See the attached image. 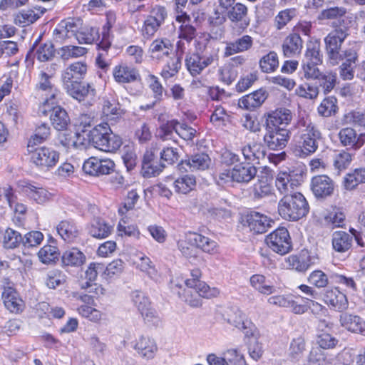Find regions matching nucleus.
Returning a JSON list of instances; mask_svg holds the SVG:
<instances>
[{
    "mask_svg": "<svg viewBox=\"0 0 365 365\" xmlns=\"http://www.w3.org/2000/svg\"><path fill=\"white\" fill-rule=\"evenodd\" d=\"M292 130L294 133L291 150L296 157L304 158L316 152L322 133L315 124L302 117L298 119Z\"/></svg>",
    "mask_w": 365,
    "mask_h": 365,
    "instance_id": "nucleus-1",
    "label": "nucleus"
},
{
    "mask_svg": "<svg viewBox=\"0 0 365 365\" xmlns=\"http://www.w3.org/2000/svg\"><path fill=\"white\" fill-rule=\"evenodd\" d=\"M88 139L94 148L106 153H115L123 143L121 138L112 131L107 123H100L92 128Z\"/></svg>",
    "mask_w": 365,
    "mask_h": 365,
    "instance_id": "nucleus-2",
    "label": "nucleus"
},
{
    "mask_svg": "<svg viewBox=\"0 0 365 365\" xmlns=\"http://www.w3.org/2000/svg\"><path fill=\"white\" fill-rule=\"evenodd\" d=\"M309 210V204L301 192L283 196L278 203L279 215L289 221L294 222L303 218Z\"/></svg>",
    "mask_w": 365,
    "mask_h": 365,
    "instance_id": "nucleus-3",
    "label": "nucleus"
},
{
    "mask_svg": "<svg viewBox=\"0 0 365 365\" xmlns=\"http://www.w3.org/2000/svg\"><path fill=\"white\" fill-rule=\"evenodd\" d=\"M257 168L250 162L239 163L232 169L220 170L215 176V180L219 185H225L233 182L237 183H248L257 175Z\"/></svg>",
    "mask_w": 365,
    "mask_h": 365,
    "instance_id": "nucleus-4",
    "label": "nucleus"
},
{
    "mask_svg": "<svg viewBox=\"0 0 365 365\" xmlns=\"http://www.w3.org/2000/svg\"><path fill=\"white\" fill-rule=\"evenodd\" d=\"M218 58L217 50L205 46L203 48H197L195 52L186 56L185 66L192 76H196L205 68L217 63Z\"/></svg>",
    "mask_w": 365,
    "mask_h": 365,
    "instance_id": "nucleus-5",
    "label": "nucleus"
},
{
    "mask_svg": "<svg viewBox=\"0 0 365 365\" xmlns=\"http://www.w3.org/2000/svg\"><path fill=\"white\" fill-rule=\"evenodd\" d=\"M349 35V27H343L333 29L324 38L325 51L330 65L336 66L342 61V44Z\"/></svg>",
    "mask_w": 365,
    "mask_h": 365,
    "instance_id": "nucleus-6",
    "label": "nucleus"
},
{
    "mask_svg": "<svg viewBox=\"0 0 365 365\" xmlns=\"http://www.w3.org/2000/svg\"><path fill=\"white\" fill-rule=\"evenodd\" d=\"M304 174L305 170L302 166L280 171L276 177L275 186L284 196L297 192L294 189L303 182Z\"/></svg>",
    "mask_w": 365,
    "mask_h": 365,
    "instance_id": "nucleus-7",
    "label": "nucleus"
},
{
    "mask_svg": "<svg viewBox=\"0 0 365 365\" xmlns=\"http://www.w3.org/2000/svg\"><path fill=\"white\" fill-rule=\"evenodd\" d=\"M57 100L43 101L39 107V113L45 116L49 115L53 128L58 130H63L67 128L70 118L66 110L57 105Z\"/></svg>",
    "mask_w": 365,
    "mask_h": 365,
    "instance_id": "nucleus-8",
    "label": "nucleus"
},
{
    "mask_svg": "<svg viewBox=\"0 0 365 365\" xmlns=\"http://www.w3.org/2000/svg\"><path fill=\"white\" fill-rule=\"evenodd\" d=\"M31 153V161L41 171H48L59 160V153L52 148H28Z\"/></svg>",
    "mask_w": 365,
    "mask_h": 365,
    "instance_id": "nucleus-9",
    "label": "nucleus"
},
{
    "mask_svg": "<svg viewBox=\"0 0 365 365\" xmlns=\"http://www.w3.org/2000/svg\"><path fill=\"white\" fill-rule=\"evenodd\" d=\"M360 49L359 44L354 41L344 49L342 63L339 66V74L344 81L352 80L354 77V68L358 61V52Z\"/></svg>",
    "mask_w": 365,
    "mask_h": 365,
    "instance_id": "nucleus-10",
    "label": "nucleus"
},
{
    "mask_svg": "<svg viewBox=\"0 0 365 365\" xmlns=\"http://www.w3.org/2000/svg\"><path fill=\"white\" fill-rule=\"evenodd\" d=\"M265 242L274 252L284 255L292 249L289 233L287 228L279 227L266 237Z\"/></svg>",
    "mask_w": 365,
    "mask_h": 365,
    "instance_id": "nucleus-11",
    "label": "nucleus"
},
{
    "mask_svg": "<svg viewBox=\"0 0 365 365\" xmlns=\"http://www.w3.org/2000/svg\"><path fill=\"white\" fill-rule=\"evenodd\" d=\"M167 11L164 6H155L150 11L145 18L141 29V33L144 38H150L157 32L163 24L166 17Z\"/></svg>",
    "mask_w": 365,
    "mask_h": 365,
    "instance_id": "nucleus-12",
    "label": "nucleus"
},
{
    "mask_svg": "<svg viewBox=\"0 0 365 365\" xmlns=\"http://www.w3.org/2000/svg\"><path fill=\"white\" fill-rule=\"evenodd\" d=\"M67 94L78 102L86 99H93L96 96V90L91 83L76 81L63 84Z\"/></svg>",
    "mask_w": 365,
    "mask_h": 365,
    "instance_id": "nucleus-13",
    "label": "nucleus"
},
{
    "mask_svg": "<svg viewBox=\"0 0 365 365\" xmlns=\"http://www.w3.org/2000/svg\"><path fill=\"white\" fill-rule=\"evenodd\" d=\"M202 273L199 269H193L191 270V278L185 280V284L188 288L195 289L200 296L203 298L215 297L219 294L218 289L210 287L205 282L200 281Z\"/></svg>",
    "mask_w": 365,
    "mask_h": 365,
    "instance_id": "nucleus-14",
    "label": "nucleus"
},
{
    "mask_svg": "<svg viewBox=\"0 0 365 365\" xmlns=\"http://www.w3.org/2000/svg\"><path fill=\"white\" fill-rule=\"evenodd\" d=\"M311 190L317 199H325L331 196L335 185L332 179L326 175L314 176L310 184Z\"/></svg>",
    "mask_w": 365,
    "mask_h": 365,
    "instance_id": "nucleus-15",
    "label": "nucleus"
},
{
    "mask_svg": "<svg viewBox=\"0 0 365 365\" xmlns=\"http://www.w3.org/2000/svg\"><path fill=\"white\" fill-rule=\"evenodd\" d=\"M114 165L113 161L110 159H100L96 157H91L84 162L83 170L87 174L98 176L110 174L113 170Z\"/></svg>",
    "mask_w": 365,
    "mask_h": 365,
    "instance_id": "nucleus-16",
    "label": "nucleus"
},
{
    "mask_svg": "<svg viewBox=\"0 0 365 365\" xmlns=\"http://www.w3.org/2000/svg\"><path fill=\"white\" fill-rule=\"evenodd\" d=\"M266 133L264 135V141L271 150H282L286 147L289 139L291 131L287 129H274L265 128Z\"/></svg>",
    "mask_w": 365,
    "mask_h": 365,
    "instance_id": "nucleus-17",
    "label": "nucleus"
},
{
    "mask_svg": "<svg viewBox=\"0 0 365 365\" xmlns=\"http://www.w3.org/2000/svg\"><path fill=\"white\" fill-rule=\"evenodd\" d=\"M323 299L331 309L338 312H344L349 307L346 294L337 288L327 289L324 294Z\"/></svg>",
    "mask_w": 365,
    "mask_h": 365,
    "instance_id": "nucleus-18",
    "label": "nucleus"
},
{
    "mask_svg": "<svg viewBox=\"0 0 365 365\" xmlns=\"http://www.w3.org/2000/svg\"><path fill=\"white\" fill-rule=\"evenodd\" d=\"M227 11V19L235 23L240 29L245 30L250 24L247 7L242 3L233 4Z\"/></svg>",
    "mask_w": 365,
    "mask_h": 365,
    "instance_id": "nucleus-19",
    "label": "nucleus"
},
{
    "mask_svg": "<svg viewBox=\"0 0 365 365\" xmlns=\"http://www.w3.org/2000/svg\"><path fill=\"white\" fill-rule=\"evenodd\" d=\"M116 27V15L115 12L109 11L106 14V23L102 28V38L97 44L99 49L107 51L113 38V29Z\"/></svg>",
    "mask_w": 365,
    "mask_h": 365,
    "instance_id": "nucleus-20",
    "label": "nucleus"
},
{
    "mask_svg": "<svg viewBox=\"0 0 365 365\" xmlns=\"http://www.w3.org/2000/svg\"><path fill=\"white\" fill-rule=\"evenodd\" d=\"M132 301L145 321L151 322L155 317V312L151 307L148 297L140 291L135 290L131 294Z\"/></svg>",
    "mask_w": 365,
    "mask_h": 365,
    "instance_id": "nucleus-21",
    "label": "nucleus"
},
{
    "mask_svg": "<svg viewBox=\"0 0 365 365\" xmlns=\"http://www.w3.org/2000/svg\"><path fill=\"white\" fill-rule=\"evenodd\" d=\"M88 66L83 61H77L70 64L61 73L63 84L83 80L87 73Z\"/></svg>",
    "mask_w": 365,
    "mask_h": 365,
    "instance_id": "nucleus-22",
    "label": "nucleus"
},
{
    "mask_svg": "<svg viewBox=\"0 0 365 365\" xmlns=\"http://www.w3.org/2000/svg\"><path fill=\"white\" fill-rule=\"evenodd\" d=\"M291 111L287 108H279L272 111L266 115L265 128L283 129L280 125H287L292 120Z\"/></svg>",
    "mask_w": 365,
    "mask_h": 365,
    "instance_id": "nucleus-23",
    "label": "nucleus"
},
{
    "mask_svg": "<svg viewBox=\"0 0 365 365\" xmlns=\"http://www.w3.org/2000/svg\"><path fill=\"white\" fill-rule=\"evenodd\" d=\"M246 221L250 231L255 234L266 232L273 222L267 215L257 212L248 214Z\"/></svg>",
    "mask_w": 365,
    "mask_h": 365,
    "instance_id": "nucleus-24",
    "label": "nucleus"
},
{
    "mask_svg": "<svg viewBox=\"0 0 365 365\" xmlns=\"http://www.w3.org/2000/svg\"><path fill=\"white\" fill-rule=\"evenodd\" d=\"M346 9L344 7H330L324 9L320 14L322 19L332 20L331 27L334 29L343 27H349L346 24Z\"/></svg>",
    "mask_w": 365,
    "mask_h": 365,
    "instance_id": "nucleus-25",
    "label": "nucleus"
},
{
    "mask_svg": "<svg viewBox=\"0 0 365 365\" xmlns=\"http://www.w3.org/2000/svg\"><path fill=\"white\" fill-rule=\"evenodd\" d=\"M339 322L347 331L365 336V320L361 317L344 312L340 315Z\"/></svg>",
    "mask_w": 365,
    "mask_h": 365,
    "instance_id": "nucleus-26",
    "label": "nucleus"
},
{
    "mask_svg": "<svg viewBox=\"0 0 365 365\" xmlns=\"http://www.w3.org/2000/svg\"><path fill=\"white\" fill-rule=\"evenodd\" d=\"M1 298L5 307L12 313H19L24 310V302L19 293L12 287L4 288Z\"/></svg>",
    "mask_w": 365,
    "mask_h": 365,
    "instance_id": "nucleus-27",
    "label": "nucleus"
},
{
    "mask_svg": "<svg viewBox=\"0 0 365 365\" xmlns=\"http://www.w3.org/2000/svg\"><path fill=\"white\" fill-rule=\"evenodd\" d=\"M339 138L343 146L349 147L355 150L365 143V133L358 136L355 130L351 128H342L339 133Z\"/></svg>",
    "mask_w": 365,
    "mask_h": 365,
    "instance_id": "nucleus-28",
    "label": "nucleus"
},
{
    "mask_svg": "<svg viewBox=\"0 0 365 365\" xmlns=\"http://www.w3.org/2000/svg\"><path fill=\"white\" fill-rule=\"evenodd\" d=\"M267 98V92L263 89H259L240 98L238 106L241 108L253 110L260 107Z\"/></svg>",
    "mask_w": 365,
    "mask_h": 365,
    "instance_id": "nucleus-29",
    "label": "nucleus"
},
{
    "mask_svg": "<svg viewBox=\"0 0 365 365\" xmlns=\"http://www.w3.org/2000/svg\"><path fill=\"white\" fill-rule=\"evenodd\" d=\"M210 158L205 153H197L191 157L188 160H182L178 165V169L182 172L187 171L185 167H189L191 171L193 170H205L209 168Z\"/></svg>",
    "mask_w": 365,
    "mask_h": 365,
    "instance_id": "nucleus-30",
    "label": "nucleus"
},
{
    "mask_svg": "<svg viewBox=\"0 0 365 365\" xmlns=\"http://www.w3.org/2000/svg\"><path fill=\"white\" fill-rule=\"evenodd\" d=\"M113 76L118 83H130L140 78L138 71L126 64L115 66L113 69Z\"/></svg>",
    "mask_w": 365,
    "mask_h": 365,
    "instance_id": "nucleus-31",
    "label": "nucleus"
},
{
    "mask_svg": "<svg viewBox=\"0 0 365 365\" xmlns=\"http://www.w3.org/2000/svg\"><path fill=\"white\" fill-rule=\"evenodd\" d=\"M227 322L242 330L246 336L254 335V324L246 319L245 314L240 309H236L229 316Z\"/></svg>",
    "mask_w": 365,
    "mask_h": 365,
    "instance_id": "nucleus-32",
    "label": "nucleus"
},
{
    "mask_svg": "<svg viewBox=\"0 0 365 365\" xmlns=\"http://www.w3.org/2000/svg\"><path fill=\"white\" fill-rule=\"evenodd\" d=\"M303 48V40L299 34L288 35L282 43L283 54L287 58H292L299 54Z\"/></svg>",
    "mask_w": 365,
    "mask_h": 365,
    "instance_id": "nucleus-33",
    "label": "nucleus"
},
{
    "mask_svg": "<svg viewBox=\"0 0 365 365\" xmlns=\"http://www.w3.org/2000/svg\"><path fill=\"white\" fill-rule=\"evenodd\" d=\"M173 45L171 41L167 38H156L149 47V51L153 58L160 59L164 56H168L172 53Z\"/></svg>",
    "mask_w": 365,
    "mask_h": 365,
    "instance_id": "nucleus-34",
    "label": "nucleus"
},
{
    "mask_svg": "<svg viewBox=\"0 0 365 365\" xmlns=\"http://www.w3.org/2000/svg\"><path fill=\"white\" fill-rule=\"evenodd\" d=\"M23 187L26 195L38 204H43L51 198V193L37 183L26 182Z\"/></svg>",
    "mask_w": 365,
    "mask_h": 365,
    "instance_id": "nucleus-35",
    "label": "nucleus"
},
{
    "mask_svg": "<svg viewBox=\"0 0 365 365\" xmlns=\"http://www.w3.org/2000/svg\"><path fill=\"white\" fill-rule=\"evenodd\" d=\"M86 259L84 253L76 247L66 250L61 256L63 267H79L85 263Z\"/></svg>",
    "mask_w": 365,
    "mask_h": 365,
    "instance_id": "nucleus-36",
    "label": "nucleus"
},
{
    "mask_svg": "<svg viewBox=\"0 0 365 365\" xmlns=\"http://www.w3.org/2000/svg\"><path fill=\"white\" fill-rule=\"evenodd\" d=\"M134 348L142 357L147 359H153L158 349L155 341L145 336H140Z\"/></svg>",
    "mask_w": 365,
    "mask_h": 365,
    "instance_id": "nucleus-37",
    "label": "nucleus"
},
{
    "mask_svg": "<svg viewBox=\"0 0 365 365\" xmlns=\"http://www.w3.org/2000/svg\"><path fill=\"white\" fill-rule=\"evenodd\" d=\"M176 21L182 23L179 29V38L185 39L186 43L190 45L196 36L195 28L190 24V17L185 13H182L176 16Z\"/></svg>",
    "mask_w": 365,
    "mask_h": 365,
    "instance_id": "nucleus-38",
    "label": "nucleus"
},
{
    "mask_svg": "<svg viewBox=\"0 0 365 365\" xmlns=\"http://www.w3.org/2000/svg\"><path fill=\"white\" fill-rule=\"evenodd\" d=\"M189 240L194 242L196 247L200 249L204 252L212 255L217 252V243L207 237L198 233H191L189 235Z\"/></svg>",
    "mask_w": 365,
    "mask_h": 365,
    "instance_id": "nucleus-39",
    "label": "nucleus"
},
{
    "mask_svg": "<svg viewBox=\"0 0 365 365\" xmlns=\"http://www.w3.org/2000/svg\"><path fill=\"white\" fill-rule=\"evenodd\" d=\"M51 77V76L47 74L44 71H41L39 73V81L37 86L38 89L43 91L48 92L44 101H47L48 100L52 101L53 100H58L61 98V92L59 90L52 86L50 81Z\"/></svg>",
    "mask_w": 365,
    "mask_h": 365,
    "instance_id": "nucleus-40",
    "label": "nucleus"
},
{
    "mask_svg": "<svg viewBox=\"0 0 365 365\" xmlns=\"http://www.w3.org/2000/svg\"><path fill=\"white\" fill-rule=\"evenodd\" d=\"M352 240V236L346 232H334L332 235V247L337 252H346L351 247Z\"/></svg>",
    "mask_w": 365,
    "mask_h": 365,
    "instance_id": "nucleus-41",
    "label": "nucleus"
},
{
    "mask_svg": "<svg viewBox=\"0 0 365 365\" xmlns=\"http://www.w3.org/2000/svg\"><path fill=\"white\" fill-rule=\"evenodd\" d=\"M226 358L217 356L214 354H210L207 357L209 365H229L227 360L232 362L234 360L240 364H245L243 356L238 352L237 349H229L225 353Z\"/></svg>",
    "mask_w": 365,
    "mask_h": 365,
    "instance_id": "nucleus-42",
    "label": "nucleus"
},
{
    "mask_svg": "<svg viewBox=\"0 0 365 365\" xmlns=\"http://www.w3.org/2000/svg\"><path fill=\"white\" fill-rule=\"evenodd\" d=\"M253 44V39L249 35H244L233 42L228 43L225 48V56H230L237 53L249 50Z\"/></svg>",
    "mask_w": 365,
    "mask_h": 365,
    "instance_id": "nucleus-43",
    "label": "nucleus"
},
{
    "mask_svg": "<svg viewBox=\"0 0 365 365\" xmlns=\"http://www.w3.org/2000/svg\"><path fill=\"white\" fill-rule=\"evenodd\" d=\"M136 268L143 272L148 277L154 281H158L160 274L155 264L151 259L145 255L140 254L138 260L135 262Z\"/></svg>",
    "mask_w": 365,
    "mask_h": 365,
    "instance_id": "nucleus-44",
    "label": "nucleus"
},
{
    "mask_svg": "<svg viewBox=\"0 0 365 365\" xmlns=\"http://www.w3.org/2000/svg\"><path fill=\"white\" fill-rule=\"evenodd\" d=\"M56 230L61 237L66 242H72L78 235V230L71 220L61 221L56 226Z\"/></svg>",
    "mask_w": 365,
    "mask_h": 365,
    "instance_id": "nucleus-45",
    "label": "nucleus"
},
{
    "mask_svg": "<svg viewBox=\"0 0 365 365\" xmlns=\"http://www.w3.org/2000/svg\"><path fill=\"white\" fill-rule=\"evenodd\" d=\"M323 55L320 42L317 40L310 41L307 43V49L303 62L322 63Z\"/></svg>",
    "mask_w": 365,
    "mask_h": 365,
    "instance_id": "nucleus-46",
    "label": "nucleus"
},
{
    "mask_svg": "<svg viewBox=\"0 0 365 365\" xmlns=\"http://www.w3.org/2000/svg\"><path fill=\"white\" fill-rule=\"evenodd\" d=\"M196 185L195 178L192 175H183L176 178L173 182L175 192L187 194L194 189Z\"/></svg>",
    "mask_w": 365,
    "mask_h": 365,
    "instance_id": "nucleus-47",
    "label": "nucleus"
},
{
    "mask_svg": "<svg viewBox=\"0 0 365 365\" xmlns=\"http://www.w3.org/2000/svg\"><path fill=\"white\" fill-rule=\"evenodd\" d=\"M365 182V168H356L347 173L344 178L343 184L347 190L354 189L358 185Z\"/></svg>",
    "mask_w": 365,
    "mask_h": 365,
    "instance_id": "nucleus-48",
    "label": "nucleus"
},
{
    "mask_svg": "<svg viewBox=\"0 0 365 365\" xmlns=\"http://www.w3.org/2000/svg\"><path fill=\"white\" fill-rule=\"evenodd\" d=\"M113 230L112 226L104 220H95L91 225L88 232L93 237L102 239L109 236Z\"/></svg>",
    "mask_w": 365,
    "mask_h": 365,
    "instance_id": "nucleus-49",
    "label": "nucleus"
},
{
    "mask_svg": "<svg viewBox=\"0 0 365 365\" xmlns=\"http://www.w3.org/2000/svg\"><path fill=\"white\" fill-rule=\"evenodd\" d=\"M60 253L56 246L46 245L38 252V257L41 262L45 264L55 263L59 257Z\"/></svg>",
    "mask_w": 365,
    "mask_h": 365,
    "instance_id": "nucleus-50",
    "label": "nucleus"
},
{
    "mask_svg": "<svg viewBox=\"0 0 365 365\" xmlns=\"http://www.w3.org/2000/svg\"><path fill=\"white\" fill-rule=\"evenodd\" d=\"M250 281L251 285L263 294H271L275 290L274 286L262 274H254Z\"/></svg>",
    "mask_w": 365,
    "mask_h": 365,
    "instance_id": "nucleus-51",
    "label": "nucleus"
},
{
    "mask_svg": "<svg viewBox=\"0 0 365 365\" xmlns=\"http://www.w3.org/2000/svg\"><path fill=\"white\" fill-rule=\"evenodd\" d=\"M279 63L278 56L274 51H269L263 56L259 61L261 71L266 73L275 71L279 67Z\"/></svg>",
    "mask_w": 365,
    "mask_h": 365,
    "instance_id": "nucleus-52",
    "label": "nucleus"
},
{
    "mask_svg": "<svg viewBox=\"0 0 365 365\" xmlns=\"http://www.w3.org/2000/svg\"><path fill=\"white\" fill-rule=\"evenodd\" d=\"M45 285L52 289L62 285L66 282V277L63 272L57 269L48 271L43 277Z\"/></svg>",
    "mask_w": 365,
    "mask_h": 365,
    "instance_id": "nucleus-53",
    "label": "nucleus"
},
{
    "mask_svg": "<svg viewBox=\"0 0 365 365\" xmlns=\"http://www.w3.org/2000/svg\"><path fill=\"white\" fill-rule=\"evenodd\" d=\"M295 93L299 97L314 100L319 96V86L314 81H309L299 86L296 88Z\"/></svg>",
    "mask_w": 365,
    "mask_h": 365,
    "instance_id": "nucleus-54",
    "label": "nucleus"
},
{
    "mask_svg": "<svg viewBox=\"0 0 365 365\" xmlns=\"http://www.w3.org/2000/svg\"><path fill=\"white\" fill-rule=\"evenodd\" d=\"M337 99L334 96L325 98L318 106L317 110L319 115L330 117L338 111Z\"/></svg>",
    "mask_w": 365,
    "mask_h": 365,
    "instance_id": "nucleus-55",
    "label": "nucleus"
},
{
    "mask_svg": "<svg viewBox=\"0 0 365 365\" xmlns=\"http://www.w3.org/2000/svg\"><path fill=\"white\" fill-rule=\"evenodd\" d=\"M336 81V73L332 72L322 73L314 81L322 88L324 94L329 93L335 86Z\"/></svg>",
    "mask_w": 365,
    "mask_h": 365,
    "instance_id": "nucleus-56",
    "label": "nucleus"
},
{
    "mask_svg": "<svg viewBox=\"0 0 365 365\" xmlns=\"http://www.w3.org/2000/svg\"><path fill=\"white\" fill-rule=\"evenodd\" d=\"M50 135V128L46 123H41L36 127L35 133L29 140L27 148H34L43 143Z\"/></svg>",
    "mask_w": 365,
    "mask_h": 365,
    "instance_id": "nucleus-57",
    "label": "nucleus"
},
{
    "mask_svg": "<svg viewBox=\"0 0 365 365\" xmlns=\"http://www.w3.org/2000/svg\"><path fill=\"white\" fill-rule=\"evenodd\" d=\"M181 68V58L177 55L170 57L164 66L160 75L165 79L175 76Z\"/></svg>",
    "mask_w": 365,
    "mask_h": 365,
    "instance_id": "nucleus-58",
    "label": "nucleus"
},
{
    "mask_svg": "<svg viewBox=\"0 0 365 365\" xmlns=\"http://www.w3.org/2000/svg\"><path fill=\"white\" fill-rule=\"evenodd\" d=\"M23 237L21 235L11 228H8L4 233L3 245L6 249H15L22 244Z\"/></svg>",
    "mask_w": 365,
    "mask_h": 365,
    "instance_id": "nucleus-59",
    "label": "nucleus"
},
{
    "mask_svg": "<svg viewBox=\"0 0 365 365\" xmlns=\"http://www.w3.org/2000/svg\"><path fill=\"white\" fill-rule=\"evenodd\" d=\"M75 37L79 43L90 44L99 38L98 30L94 27H83L76 32Z\"/></svg>",
    "mask_w": 365,
    "mask_h": 365,
    "instance_id": "nucleus-60",
    "label": "nucleus"
},
{
    "mask_svg": "<svg viewBox=\"0 0 365 365\" xmlns=\"http://www.w3.org/2000/svg\"><path fill=\"white\" fill-rule=\"evenodd\" d=\"M103 114L108 119L114 120L121 117L123 110L120 108V104L115 101L104 100L103 108Z\"/></svg>",
    "mask_w": 365,
    "mask_h": 365,
    "instance_id": "nucleus-61",
    "label": "nucleus"
},
{
    "mask_svg": "<svg viewBox=\"0 0 365 365\" xmlns=\"http://www.w3.org/2000/svg\"><path fill=\"white\" fill-rule=\"evenodd\" d=\"M242 153L245 160L249 161L259 160L264 155L262 148L260 145L257 143L245 146L242 150Z\"/></svg>",
    "mask_w": 365,
    "mask_h": 365,
    "instance_id": "nucleus-62",
    "label": "nucleus"
},
{
    "mask_svg": "<svg viewBox=\"0 0 365 365\" xmlns=\"http://www.w3.org/2000/svg\"><path fill=\"white\" fill-rule=\"evenodd\" d=\"M177 120H172L160 126L158 136L163 140L175 141Z\"/></svg>",
    "mask_w": 365,
    "mask_h": 365,
    "instance_id": "nucleus-63",
    "label": "nucleus"
},
{
    "mask_svg": "<svg viewBox=\"0 0 365 365\" xmlns=\"http://www.w3.org/2000/svg\"><path fill=\"white\" fill-rule=\"evenodd\" d=\"M54 46L51 41L41 44L36 51L37 59L41 62L51 60L54 56Z\"/></svg>",
    "mask_w": 365,
    "mask_h": 365,
    "instance_id": "nucleus-64",
    "label": "nucleus"
}]
</instances>
